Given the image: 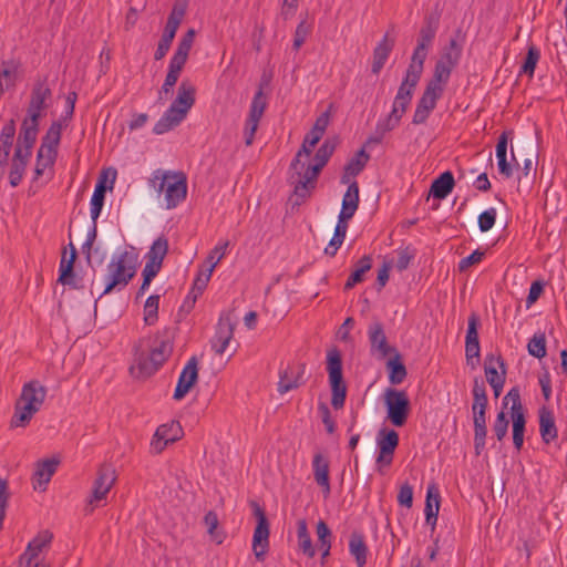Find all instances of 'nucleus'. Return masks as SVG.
Here are the masks:
<instances>
[{
    "label": "nucleus",
    "mask_w": 567,
    "mask_h": 567,
    "mask_svg": "<svg viewBox=\"0 0 567 567\" xmlns=\"http://www.w3.org/2000/svg\"><path fill=\"white\" fill-rule=\"evenodd\" d=\"M336 150L334 140H326L317 150L313 164H305L303 169H291L288 181L293 185V194L290 202L293 206L301 205L315 189L318 176L326 166Z\"/></svg>",
    "instance_id": "1"
},
{
    "label": "nucleus",
    "mask_w": 567,
    "mask_h": 567,
    "mask_svg": "<svg viewBox=\"0 0 567 567\" xmlns=\"http://www.w3.org/2000/svg\"><path fill=\"white\" fill-rule=\"evenodd\" d=\"M45 396L47 388L40 381L31 380L24 383L14 405L11 427H25L33 415L40 411Z\"/></svg>",
    "instance_id": "2"
},
{
    "label": "nucleus",
    "mask_w": 567,
    "mask_h": 567,
    "mask_svg": "<svg viewBox=\"0 0 567 567\" xmlns=\"http://www.w3.org/2000/svg\"><path fill=\"white\" fill-rule=\"evenodd\" d=\"M150 185L164 199L167 209L175 208L187 195V178L183 172L156 169L150 178Z\"/></svg>",
    "instance_id": "3"
},
{
    "label": "nucleus",
    "mask_w": 567,
    "mask_h": 567,
    "mask_svg": "<svg viewBox=\"0 0 567 567\" xmlns=\"http://www.w3.org/2000/svg\"><path fill=\"white\" fill-rule=\"evenodd\" d=\"M137 256L133 252L123 251L113 257L107 266L106 286L100 298L110 293L115 288L122 289L128 285L136 274Z\"/></svg>",
    "instance_id": "4"
},
{
    "label": "nucleus",
    "mask_w": 567,
    "mask_h": 567,
    "mask_svg": "<svg viewBox=\"0 0 567 567\" xmlns=\"http://www.w3.org/2000/svg\"><path fill=\"white\" fill-rule=\"evenodd\" d=\"M327 371L332 394L331 405L340 410L346 402L347 385L343 381L341 352L337 348L330 349L327 353Z\"/></svg>",
    "instance_id": "5"
},
{
    "label": "nucleus",
    "mask_w": 567,
    "mask_h": 567,
    "mask_svg": "<svg viewBox=\"0 0 567 567\" xmlns=\"http://www.w3.org/2000/svg\"><path fill=\"white\" fill-rule=\"evenodd\" d=\"M386 417L394 426H403L410 414V400L405 391L388 388L383 394Z\"/></svg>",
    "instance_id": "6"
},
{
    "label": "nucleus",
    "mask_w": 567,
    "mask_h": 567,
    "mask_svg": "<svg viewBox=\"0 0 567 567\" xmlns=\"http://www.w3.org/2000/svg\"><path fill=\"white\" fill-rule=\"evenodd\" d=\"M417 83L405 78L403 79L394 97L392 110L385 117V130H394L399 126L402 116L412 101Z\"/></svg>",
    "instance_id": "7"
},
{
    "label": "nucleus",
    "mask_w": 567,
    "mask_h": 567,
    "mask_svg": "<svg viewBox=\"0 0 567 567\" xmlns=\"http://www.w3.org/2000/svg\"><path fill=\"white\" fill-rule=\"evenodd\" d=\"M183 430L178 422L172 421L159 425L151 441V452L153 454L162 453L169 443H174L182 437Z\"/></svg>",
    "instance_id": "8"
},
{
    "label": "nucleus",
    "mask_w": 567,
    "mask_h": 567,
    "mask_svg": "<svg viewBox=\"0 0 567 567\" xmlns=\"http://www.w3.org/2000/svg\"><path fill=\"white\" fill-rule=\"evenodd\" d=\"M116 481L115 470L111 464H102L97 471V476L92 488V496L89 505L93 506L104 499Z\"/></svg>",
    "instance_id": "9"
},
{
    "label": "nucleus",
    "mask_w": 567,
    "mask_h": 567,
    "mask_svg": "<svg viewBox=\"0 0 567 567\" xmlns=\"http://www.w3.org/2000/svg\"><path fill=\"white\" fill-rule=\"evenodd\" d=\"M235 322L230 311L223 312L219 317L216 332L212 339V348L216 354H223L234 337Z\"/></svg>",
    "instance_id": "10"
},
{
    "label": "nucleus",
    "mask_w": 567,
    "mask_h": 567,
    "mask_svg": "<svg viewBox=\"0 0 567 567\" xmlns=\"http://www.w3.org/2000/svg\"><path fill=\"white\" fill-rule=\"evenodd\" d=\"M173 351V344H165L164 352L159 353L151 349L148 354L141 353L137 358V368L140 375L151 377L169 358Z\"/></svg>",
    "instance_id": "11"
},
{
    "label": "nucleus",
    "mask_w": 567,
    "mask_h": 567,
    "mask_svg": "<svg viewBox=\"0 0 567 567\" xmlns=\"http://www.w3.org/2000/svg\"><path fill=\"white\" fill-rule=\"evenodd\" d=\"M368 337L371 352L378 353L382 359L398 351L394 347H391L388 343V338L385 336L383 324L380 321H373L369 326Z\"/></svg>",
    "instance_id": "12"
},
{
    "label": "nucleus",
    "mask_w": 567,
    "mask_h": 567,
    "mask_svg": "<svg viewBox=\"0 0 567 567\" xmlns=\"http://www.w3.org/2000/svg\"><path fill=\"white\" fill-rule=\"evenodd\" d=\"M197 358L192 357L179 374L173 398L182 400L193 388L198 379Z\"/></svg>",
    "instance_id": "13"
},
{
    "label": "nucleus",
    "mask_w": 567,
    "mask_h": 567,
    "mask_svg": "<svg viewBox=\"0 0 567 567\" xmlns=\"http://www.w3.org/2000/svg\"><path fill=\"white\" fill-rule=\"evenodd\" d=\"M454 66L439 60L435 63L432 79L427 82L424 92L441 99L444 85L447 83Z\"/></svg>",
    "instance_id": "14"
},
{
    "label": "nucleus",
    "mask_w": 567,
    "mask_h": 567,
    "mask_svg": "<svg viewBox=\"0 0 567 567\" xmlns=\"http://www.w3.org/2000/svg\"><path fill=\"white\" fill-rule=\"evenodd\" d=\"M59 464L60 460L56 457L37 462L35 470L33 473L34 489H39L42 492L47 489V485L50 482L51 477L56 472Z\"/></svg>",
    "instance_id": "15"
},
{
    "label": "nucleus",
    "mask_w": 567,
    "mask_h": 567,
    "mask_svg": "<svg viewBox=\"0 0 567 567\" xmlns=\"http://www.w3.org/2000/svg\"><path fill=\"white\" fill-rule=\"evenodd\" d=\"M537 157L533 142H517L516 151L512 147V162L515 166L519 167L520 163L524 164V175L528 176L533 169V162Z\"/></svg>",
    "instance_id": "16"
},
{
    "label": "nucleus",
    "mask_w": 567,
    "mask_h": 567,
    "mask_svg": "<svg viewBox=\"0 0 567 567\" xmlns=\"http://www.w3.org/2000/svg\"><path fill=\"white\" fill-rule=\"evenodd\" d=\"M186 115L187 112L185 109H181L171 104L162 117L155 123L153 132L156 135H162L179 125Z\"/></svg>",
    "instance_id": "17"
},
{
    "label": "nucleus",
    "mask_w": 567,
    "mask_h": 567,
    "mask_svg": "<svg viewBox=\"0 0 567 567\" xmlns=\"http://www.w3.org/2000/svg\"><path fill=\"white\" fill-rule=\"evenodd\" d=\"M395 39L391 38L389 32L384 34L382 40L377 44L373 50V60L371 71L373 74H379L383 69L390 53L394 48Z\"/></svg>",
    "instance_id": "18"
},
{
    "label": "nucleus",
    "mask_w": 567,
    "mask_h": 567,
    "mask_svg": "<svg viewBox=\"0 0 567 567\" xmlns=\"http://www.w3.org/2000/svg\"><path fill=\"white\" fill-rule=\"evenodd\" d=\"M312 470L316 483L322 488V493L327 497L331 491L329 480V461L321 453L315 454L312 460Z\"/></svg>",
    "instance_id": "19"
},
{
    "label": "nucleus",
    "mask_w": 567,
    "mask_h": 567,
    "mask_svg": "<svg viewBox=\"0 0 567 567\" xmlns=\"http://www.w3.org/2000/svg\"><path fill=\"white\" fill-rule=\"evenodd\" d=\"M429 49L423 44H416L413 54L411 56V62L405 72V79L411 81L419 82L424 69V62L426 60Z\"/></svg>",
    "instance_id": "20"
},
{
    "label": "nucleus",
    "mask_w": 567,
    "mask_h": 567,
    "mask_svg": "<svg viewBox=\"0 0 567 567\" xmlns=\"http://www.w3.org/2000/svg\"><path fill=\"white\" fill-rule=\"evenodd\" d=\"M485 375L488 384L495 382H505L506 380V368L505 362L501 355L495 357L494 354H488L485 358Z\"/></svg>",
    "instance_id": "21"
},
{
    "label": "nucleus",
    "mask_w": 567,
    "mask_h": 567,
    "mask_svg": "<svg viewBox=\"0 0 567 567\" xmlns=\"http://www.w3.org/2000/svg\"><path fill=\"white\" fill-rule=\"evenodd\" d=\"M348 189L342 198V207L339 214L341 219H351L359 206V185L354 182L348 183Z\"/></svg>",
    "instance_id": "22"
},
{
    "label": "nucleus",
    "mask_w": 567,
    "mask_h": 567,
    "mask_svg": "<svg viewBox=\"0 0 567 567\" xmlns=\"http://www.w3.org/2000/svg\"><path fill=\"white\" fill-rule=\"evenodd\" d=\"M66 251L64 250L62 254V258L59 267V278L58 282L63 286H69L73 289H82L84 286L81 284V279L76 278L74 272V262L73 259H66Z\"/></svg>",
    "instance_id": "23"
},
{
    "label": "nucleus",
    "mask_w": 567,
    "mask_h": 567,
    "mask_svg": "<svg viewBox=\"0 0 567 567\" xmlns=\"http://www.w3.org/2000/svg\"><path fill=\"white\" fill-rule=\"evenodd\" d=\"M62 130V121H54L42 137L39 150H43L44 153L58 155V146L61 141Z\"/></svg>",
    "instance_id": "24"
},
{
    "label": "nucleus",
    "mask_w": 567,
    "mask_h": 567,
    "mask_svg": "<svg viewBox=\"0 0 567 567\" xmlns=\"http://www.w3.org/2000/svg\"><path fill=\"white\" fill-rule=\"evenodd\" d=\"M38 132V126L28 125V123L22 122L14 150L20 148L24 156L31 157L32 148L35 144Z\"/></svg>",
    "instance_id": "25"
},
{
    "label": "nucleus",
    "mask_w": 567,
    "mask_h": 567,
    "mask_svg": "<svg viewBox=\"0 0 567 567\" xmlns=\"http://www.w3.org/2000/svg\"><path fill=\"white\" fill-rule=\"evenodd\" d=\"M474 424V449L475 454L481 455L485 447L487 427H486V411H472Z\"/></svg>",
    "instance_id": "26"
},
{
    "label": "nucleus",
    "mask_w": 567,
    "mask_h": 567,
    "mask_svg": "<svg viewBox=\"0 0 567 567\" xmlns=\"http://www.w3.org/2000/svg\"><path fill=\"white\" fill-rule=\"evenodd\" d=\"M440 25V16L437 13H430L425 16L423 25L420 29L417 44H423L430 48L435 39Z\"/></svg>",
    "instance_id": "27"
},
{
    "label": "nucleus",
    "mask_w": 567,
    "mask_h": 567,
    "mask_svg": "<svg viewBox=\"0 0 567 567\" xmlns=\"http://www.w3.org/2000/svg\"><path fill=\"white\" fill-rule=\"evenodd\" d=\"M539 432L543 441L547 444L558 436L554 414L545 406L539 410Z\"/></svg>",
    "instance_id": "28"
},
{
    "label": "nucleus",
    "mask_w": 567,
    "mask_h": 567,
    "mask_svg": "<svg viewBox=\"0 0 567 567\" xmlns=\"http://www.w3.org/2000/svg\"><path fill=\"white\" fill-rule=\"evenodd\" d=\"M437 100L440 99L429 94V92H423L422 96L417 101L412 123L414 125L425 123L431 112L435 109Z\"/></svg>",
    "instance_id": "29"
},
{
    "label": "nucleus",
    "mask_w": 567,
    "mask_h": 567,
    "mask_svg": "<svg viewBox=\"0 0 567 567\" xmlns=\"http://www.w3.org/2000/svg\"><path fill=\"white\" fill-rule=\"evenodd\" d=\"M369 159L370 155L365 152L364 147L359 150L354 157H352L344 166V172L341 176V183L348 184L351 177L359 175L365 167Z\"/></svg>",
    "instance_id": "30"
},
{
    "label": "nucleus",
    "mask_w": 567,
    "mask_h": 567,
    "mask_svg": "<svg viewBox=\"0 0 567 567\" xmlns=\"http://www.w3.org/2000/svg\"><path fill=\"white\" fill-rule=\"evenodd\" d=\"M306 365L303 363L298 365V371L295 373L292 369H287L280 373L278 382V391L284 394L302 384V377L305 374Z\"/></svg>",
    "instance_id": "31"
},
{
    "label": "nucleus",
    "mask_w": 567,
    "mask_h": 567,
    "mask_svg": "<svg viewBox=\"0 0 567 567\" xmlns=\"http://www.w3.org/2000/svg\"><path fill=\"white\" fill-rule=\"evenodd\" d=\"M454 184L453 174L450 171H446L433 181L429 196H433L436 199H444L453 190Z\"/></svg>",
    "instance_id": "32"
},
{
    "label": "nucleus",
    "mask_w": 567,
    "mask_h": 567,
    "mask_svg": "<svg viewBox=\"0 0 567 567\" xmlns=\"http://www.w3.org/2000/svg\"><path fill=\"white\" fill-rule=\"evenodd\" d=\"M29 161L30 156H24L20 148L14 150L9 172V181L12 187H17L21 183Z\"/></svg>",
    "instance_id": "33"
},
{
    "label": "nucleus",
    "mask_w": 567,
    "mask_h": 567,
    "mask_svg": "<svg viewBox=\"0 0 567 567\" xmlns=\"http://www.w3.org/2000/svg\"><path fill=\"white\" fill-rule=\"evenodd\" d=\"M322 135L318 133H313V131H310L303 138V143L301 148L296 154L295 158L292 159L289 172L291 169H303L305 163L301 162V157L305 155L306 157H309L312 148L318 144V142L321 140Z\"/></svg>",
    "instance_id": "34"
},
{
    "label": "nucleus",
    "mask_w": 567,
    "mask_h": 567,
    "mask_svg": "<svg viewBox=\"0 0 567 567\" xmlns=\"http://www.w3.org/2000/svg\"><path fill=\"white\" fill-rule=\"evenodd\" d=\"M195 86L188 80L182 81L178 86L177 96L173 101L172 105L185 109V111L188 113L195 103Z\"/></svg>",
    "instance_id": "35"
},
{
    "label": "nucleus",
    "mask_w": 567,
    "mask_h": 567,
    "mask_svg": "<svg viewBox=\"0 0 567 567\" xmlns=\"http://www.w3.org/2000/svg\"><path fill=\"white\" fill-rule=\"evenodd\" d=\"M52 92L51 89L47 84V78L38 79L32 87L30 105H33L34 109H47L45 101L51 99Z\"/></svg>",
    "instance_id": "36"
},
{
    "label": "nucleus",
    "mask_w": 567,
    "mask_h": 567,
    "mask_svg": "<svg viewBox=\"0 0 567 567\" xmlns=\"http://www.w3.org/2000/svg\"><path fill=\"white\" fill-rule=\"evenodd\" d=\"M195 30L189 29L179 40L176 51L173 54L171 62L177 63L179 65H185L188 59V54L194 43L195 39Z\"/></svg>",
    "instance_id": "37"
},
{
    "label": "nucleus",
    "mask_w": 567,
    "mask_h": 567,
    "mask_svg": "<svg viewBox=\"0 0 567 567\" xmlns=\"http://www.w3.org/2000/svg\"><path fill=\"white\" fill-rule=\"evenodd\" d=\"M440 508V494L434 486H429L425 501L426 523L434 529Z\"/></svg>",
    "instance_id": "38"
},
{
    "label": "nucleus",
    "mask_w": 567,
    "mask_h": 567,
    "mask_svg": "<svg viewBox=\"0 0 567 567\" xmlns=\"http://www.w3.org/2000/svg\"><path fill=\"white\" fill-rule=\"evenodd\" d=\"M393 354V358L389 359L386 362V369L389 372V381L393 385L401 384L406 378V368L401 361V354L396 351Z\"/></svg>",
    "instance_id": "39"
},
{
    "label": "nucleus",
    "mask_w": 567,
    "mask_h": 567,
    "mask_svg": "<svg viewBox=\"0 0 567 567\" xmlns=\"http://www.w3.org/2000/svg\"><path fill=\"white\" fill-rule=\"evenodd\" d=\"M377 443L383 454H394L399 445V434L394 430L381 429L377 436Z\"/></svg>",
    "instance_id": "40"
},
{
    "label": "nucleus",
    "mask_w": 567,
    "mask_h": 567,
    "mask_svg": "<svg viewBox=\"0 0 567 567\" xmlns=\"http://www.w3.org/2000/svg\"><path fill=\"white\" fill-rule=\"evenodd\" d=\"M372 267V260L370 256H363L357 264L355 269L353 272L349 276L344 289L350 290L352 289L357 284H360L363 281L364 274L369 271Z\"/></svg>",
    "instance_id": "41"
},
{
    "label": "nucleus",
    "mask_w": 567,
    "mask_h": 567,
    "mask_svg": "<svg viewBox=\"0 0 567 567\" xmlns=\"http://www.w3.org/2000/svg\"><path fill=\"white\" fill-rule=\"evenodd\" d=\"M473 404H472V411H486L488 399L486 394V386L482 379L475 378L474 384H473Z\"/></svg>",
    "instance_id": "42"
},
{
    "label": "nucleus",
    "mask_w": 567,
    "mask_h": 567,
    "mask_svg": "<svg viewBox=\"0 0 567 567\" xmlns=\"http://www.w3.org/2000/svg\"><path fill=\"white\" fill-rule=\"evenodd\" d=\"M18 65L14 61H3L2 69L0 70V96L7 89L14 85V75Z\"/></svg>",
    "instance_id": "43"
},
{
    "label": "nucleus",
    "mask_w": 567,
    "mask_h": 567,
    "mask_svg": "<svg viewBox=\"0 0 567 567\" xmlns=\"http://www.w3.org/2000/svg\"><path fill=\"white\" fill-rule=\"evenodd\" d=\"M349 549L351 555L354 556L358 566L363 567L367 563L368 548L364 544L363 538L360 535L353 534L349 542Z\"/></svg>",
    "instance_id": "44"
},
{
    "label": "nucleus",
    "mask_w": 567,
    "mask_h": 567,
    "mask_svg": "<svg viewBox=\"0 0 567 567\" xmlns=\"http://www.w3.org/2000/svg\"><path fill=\"white\" fill-rule=\"evenodd\" d=\"M187 4V0H176L174 2L172 11L167 18L166 27L175 31L178 30V27L186 14Z\"/></svg>",
    "instance_id": "45"
},
{
    "label": "nucleus",
    "mask_w": 567,
    "mask_h": 567,
    "mask_svg": "<svg viewBox=\"0 0 567 567\" xmlns=\"http://www.w3.org/2000/svg\"><path fill=\"white\" fill-rule=\"evenodd\" d=\"M168 251V241L165 237H158L153 245L151 246V249L146 254V258L148 261H154L159 265L163 264V260Z\"/></svg>",
    "instance_id": "46"
},
{
    "label": "nucleus",
    "mask_w": 567,
    "mask_h": 567,
    "mask_svg": "<svg viewBox=\"0 0 567 567\" xmlns=\"http://www.w3.org/2000/svg\"><path fill=\"white\" fill-rule=\"evenodd\" d=\"M175 34H176L175 30L165 25L163 34L161 37V40H159L156 51L154 53V59L156 61L162 60L167 54V52L171 49L172 42L175 38Z\"/></svg>",
    "instance_id": "47"
},
{
    "label": "nucleus",
    "mask_w": 567,
    "mask_h": 567,
    "mask_svg": "<svg viewBox=\"0 0 567 567\" xmlns=\"http://www.w3.org/2000/svg\"><path fill=\"white\" fill-rule=\"evenodd\" d=\"M527 350L530 355L543 359L547 353L545 333H535L527 344Z\"/></svg>",
    "instance_id": "48"
},
{
    "label": "nucleus",
    "mask_w": 567,
    "mask_h": 567,
    "mask_svg": "<svg viewBox=\"0 0 567 567\" xmlns=\"http://www.w3.org/2000/svg\"><path fill=\"white\" fill-rule=\"evenodd\" d=\"M158 305H159V296L158 295H152L146 299L145 305H144V322L147 326H152L157 321Z\"/></svg>",
    "instance_id": "49"
},
{
    "label": "nucleus",
    "mask_w": 567,
    "mask_h": 567,
    "mask_svg": "<svg viewBox=\"0 0 567 567\" xmlns=\"http://www.w3.org/2000/svg\"><path fill=\"white\" fill-rule=\"evenodd\" d=\"M508 403L511 405V416L517 414H524V408L520 400V392L517 386L512 388L503 399V405L506 408Z\"/></svg>",
    "instance_id": "50"
},
{
    "label": "nucleus",
    "mask_w": 567,
    "mask_h": 567,
    "mask_svg": "<svg viewBox=\"0 0 567 567\" xmlns=\"http://www.w3.org/2000/svg\"><path fill=\"white\" fill-rule=\"evenodd\" d=\"M249 507L251 509V515L256 520L254 532H269V523L266 517V513L259 503L256 501H250Z\"/></svg>",
    "instance_id": "51"
},
{
    "label": "nucleus",
    "mask_w": 567,
    "mask_h": 567,
    "mask_svg": "<svg viewBox=\"0 0 567 567\" xmlns=\"http://www.w3.org/2000/svg\"><path fill=\"white\" fill-rule=\"evenodd\" d=\"M55 159L56 155L44 153L43 150H38L33 181H37L39 177H41L45 168L52 167L55 163Z\"/></svg>",
    "instance_id": "52"
},
{
    "label": "nucleus",
    "mask_w": 567,
    "mask_h": 567,
    "mask_svg": "<svg viewBox=\"0 0 567 567\" xmlns=\"http://www.w3.org/2000/svg\"><path fill=\"white\" fill-rule=\"evenodd\" d=\"M513 421V443L514 446L519 451L524 443L525 433V414H517L512 416Z\"/></svg>",
    "instance_id": "53"
},
{
    "label": "nucleus",
    "mask_w": 567,
    "mask_h": 567,
    "mask_svg": "<svg viewBox=\"0 0 567 567\" xmlns=\"http://www.w3.org/2000/svg\"><path fill=\"white\" fill-rule=\"evenodd\" d=\"M462 55V45L457 43L455 39H451L449 47L444 50L441 61L447 63L449 65L455 66Z\"/></svg>",
    "instance_id": "54"
},
{
    "label": "nucleus",
    "mask_w": 567,
    "mask_h": 567,
    "mask_svg": "<svg viewBox=\"0 0 567 567\" xmlns=\"http://www.w3.org/2000/svg\"><path fill=\"white\" fill-rule=\"evenodd\" d=\"M540 52L535 45H529L527 50V55L525 61L520 68V73L528 74L529 76L534 75L535 68L537 62L539 61Z\"/></svg>",
    "instance_id": "55"
},
{
    "label": "nucleus",
    "mask_w": 567,
    "mask_h": 567,
    "mask_svg": "<svg viewBox=\"0 0 567 567\" xmlns=\"http://www.w3.org/2000/svg\"><path fill=\"white\" fill-rule=\"evenodd\" d=\"M269 534H254L252 550L259 561H264L269 548Z\"/></svg>",
    "instance_id": "56"
},
{
    "label": "nucleus",
    "mask_w": 567,
    "mask_h": 567,
    "mask_svg": "<svg viewBox=\"0 0 567 567\" xmlns=\"http://www.w3.org/2000/svg\"><path fill=\"white\" fill-rule=\"evenodd\" d=\"M266 106H267V102H266V97L262 92V84H261L252 97V101L250 104V110H249V115L257 116V117L261 118L264 115V112L266 110Z\"/></svg>",
    "instance_id": "57"
},
{
    "label": "nucleus",
    "mask_w": 567,
    "mask_h": 567,
    "mask_svg": "<svg viewBox=\"0 0 567 567\" xmlns=\"http://www.w3.org/2000/svg\"><path fill=\"white\" fill-rule=\"evenodd\" d=\"M229 246V241H220L218 245L215 246V248L209 252L206 261L209 264L208 268L215 269L217 264L224 258L226 255V250Z\"/></svg>",
    "instance_id": "58"
},
{
    "label": "nucleus",
    "mask_w": 567,
    "mask_h": 567,
    "mask_svg": "<svg viewBox=\"0 0 567 567\" xmlns=\"http://www.w3.org/2000/svg\"><path fill=\"white\" fill-rule=\"evenodd\" d=\"M311 32V25L302 20L296 28L293 37V49L298 51Z\"/></svg>",
    "instance_id": "59"
},
{
    "label": "nucleus",
    "mask_w": 567,
    "mask_h": 567,
    "mask_svg": "<svg viewBox=\"0 0 567 567\" xmlns=\"http://www.w3.org/2000/svg\"><path fill=\"white\" fill-rule=\"evenodd\" d=\"M51 540L52 534H39L28 544L27 549L38 556L41 550L51 543Z\"/></svg>",
    "instance_id": "60"
},
{
    "label": "nucleus",
    "mask_w": 567,
    "mask_h": 567,
    "mask_svg": "<svg viewBox=\"0 0 567 567\" xmlns=\"http://www.w3.org/2000/svg\"><path fill=\"white\" fill-rule=\"evenodd\" d=\"M508 420L506 417V414L505 412L502 410L497 416H496V420L493 424V432L495 434V436L497 437L498 441H502L505 436H506V433H507V430H508Z\"/></svg>",
    "instance_id": "61"
},
{
    "label": "nucleus",
    "mask_w": 567,
    "mask_h": 567,
    "mask_svg": "<svg viewBox=\"0 0 567 567\" xmlns=\"http://www.w3.org/2000/svg\"><path fill=\"white\" fill-rule=\"evenodd\" d=\"M260 117L252 116L248 114V117L246 120L245 130H244V136H245V144L247 146H250L254 142L255 133L258 128Z\"/></svg>",
    "instance_id": "62"
},
{
    "label": "nucleus",
    "mask_w": 567,
    "mask_h": 567,
    "mask_svg": "<svg viewBox=\"0 0 567 567\" xmlns=\"http://www.w3.org/2000/svg\"><path fill=\"white\" fill-rule=\"evenodd\" d=\"M332 110H333V104L331 103L328 106V110L324 111L321 115H319L317 117V120L313 124V127L311 128V131H313V133H318L323 136V134L330 123Z\"/></svg>",
    "instance_id": "63"
},
{
    "label": "nucleus",
    "mask_w": 567,
    "mask_h": 567,
    "mask_svg": "<svg viewBox=\"0 0 567 567\" xmlns=\"http://www.w3.org/2000/svg\"><path fill=\"white\" fill-rule=\"evenodd\" d=\"M496 219V210L494 208H489L484 210L478 216V227L481 231L485 233L493 228Z\"/></svg>",
    "instance_id": "64"
}]
</instances>
